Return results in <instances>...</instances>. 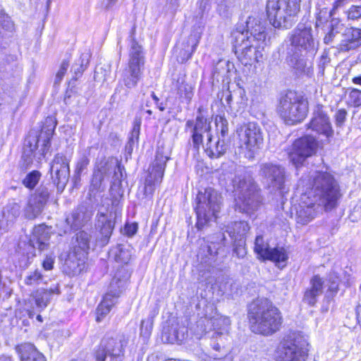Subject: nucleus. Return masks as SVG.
I'll list each match as a JSON object with an SVG mask.
<instances>
[{"instance_id": "1", "label": "nucleus", "mask_w": 361, "mask_h": 361, "mask_svg": "<svg viewBox=\"0 0 361 361\" xmlns=\"http://www.w3.org/2000/svg\"><path fill=\"white\" fill-rule=\"evenodd\" d=\"M247 30H235L233 33L234 49L239 61L245 66L252 65L259 61L262 54L259 49L264 43L266 35L260 22L255 18L249 17L246 22Z\"/></svg>"}, {"instance_id": "2", "label": "nucleus", "mask_w": 361, "mask_h": 361, "mask_svg": "<svg viewBox=\"0 0 361 361\" xmlns=\"http://www.w3.org/2000/svg\"><path fill=\"white\" fill-rule=\"evenodd\" d=\"M250 329L264 336L278 331L282 324V316L279 310L267 299H259L250 305L248 313Z\"/></svg>"}, {"instance_id": "3", "label": "nucleus", "mask_w": 361, "mask_h": 361, "mask_svg": "<svg viewBox=\"0 0 361 361\" xmlns=\"http://www.w3.org/2000/svg\"><path fill=\"white\" fill-rule=\"evenodd\" d=\"M309 187L305 192L330 211L337 206L341 197L340 186L334 176L327 171H317L309 178Z\"/></svg>"}, {"instance_id": "4", "label": "nucleus", "mask_w": 361, "mask_h": 361, "mask_svg": "<svg viewBox=\"0 0 361 361\" xmlns=\"http://www.w3.org/2000/svg\"><path fill=\"white\" fill-rule=\"evenodd\" d=\"M235 210L247 215L254 214L260 207L262 197L260 189L248 175L236 176L233 180Z\"/></svg>"}, {"instance_id": "5", "label": "nucleus", "mask_w": 361, "mask_h": 361, "mask_svg": "<svg viewBox=\"0 0 361 361\" xmlns=\"http://www.w3.org/2000/svg\"><path fill=\"white\" fill-rule=\"evenodd\" d=\"M210 121L202 116H197L195 121L189 120L185 123V130L191 133L193 147L198 149L202 145V134L207 133V141L205 146V152L211 158H218L224 154L226 150L225 141L218 138L216 142L212 141L210 134Z\"/></svg>"}, {"instance_id": "6", "label": "nucleus", "mask_w": 361, "mask_h": 361, "mask_svg": "<svg viewBox=\"0 0 361 361\" xmlns=\"http://www.w3.org/2000/svg\"><path fill=\"white\" fill-rule=\"evenodd\" d=\"M301 0H268L267 13L276 28H290L298 20Z\"/></svg>"}, {"instance_id": "7", "label": "nucleus", "mask_w": 361, "mask_h": 361, "mask_svg": "<svg viewBox=\"0 0 361 361\" xmlns=\"http://www.w3.org/2000/svg\"><path fill=\"white\" fill-rule=\"evenodd\" d=\"M56 123L52 118H46L39 136L30 133L25 140L23 158L26 164L32 162V158L36 157L39 162L45 156L50 147V140L54 134Z\"/></svg>"}, {"instance_id": "8", "label": "nucleus", "mask_w": 361, "mask_h": 361, "mask_svg": "<svg viewBox=\"0 0 361 361\" xmlns=\"http://www.w3.org/2000/svg\"><path fill=\"white\" fill-rule=\"evenodd\" d=\"M276 112L286 125H296L306 118L308 102L295 92L288 91L280 97Z\"/></svg>"}, {"instance_id": "9", "label": "nucleus", "mask_w": 361, "mask_h": 361, "mask_svg": "<svg viewBox=\"0 0 361 361\" xmlns=\"http://www.w3.org/2000/svg\"><path fill=\"white\" fill-rule=\"evenodd\" d=\"M196 200L197 227L202 229L207 223L217 217L221 207V197L216 190L208 188L204 192H198Z\"/></svg>"}, {"instance_id": "10", "label": "nucleus", "mask_w": 361, "mask_h": 361, "mask_svg": "<svg viewBox=\"0 0 361 361\" xmlns=\"http://www.w3.org/2000/svg\"><path fill=\"white\" fill-rule=\"evenodd\" d=\"M129 277L128 271L123 267L116 271L110 282L107 293L97 308V322H100L116 304Z\"/></svg>"}, {"instance_id": "11", "label": "nucleus", "mask_w": 361, "mask_h": 361, "mask_svg": "<svg viewBox=\"0 0 361 361\" xmlns=\"http://www.w3.org/2000/svg\"><path fill=\"white\" fill-rule=\"evenodd\" d=\"M240 147L245 156L252 159L263 145V135L260 127L255 123L250 122L241 126L237 130Z\"/></svg>"}, {"instance_id": "12", "label": "nucleus", "mask_w": 361, "mask_h": 361, "mask_svg": "<svg viewBox=\"0 0 361 361\" xmlns=\"http://www.w3.org/2000/svg\"><path fill=\"white\" fill-rule=\"evenodd\" d=\"M145 64V56L142 47L135 40L132 41L128 67L123 71L121 81L128 89L137 86Z\"/></svg>"}, {"instance_id": "13", "label": "nucleus", "mask_w": 361, "mask_h": 361, "mask_svg": "<svg viewBox=\"0 0 361 361\" xmlns=\"http://www.w3.org/2000/svg\"><path fill=\"white\" fill-rule=\"evenodd\" d=\"M231 321L228 317L216 314L211 318H202L197 323L195 334L197 338H201L204 334L213 331V337H225L228 336Z\"/></svg>"}, {"instance_id": "14", "label": "nucleus", "mask_w": 361, "mask_h": 361, "mask_svg": "<svg viewBox=\"0 0 361 361\" xmlns=\"http://www.w3.org/2000/svg\"><path fill=\"white\" fill-rule=\"evenodd\" d=\"M317 142L310 135L303 136L294 141L288 151L290 161L296 167L302 164L307 157L312 156L317 150Z\"/></svg>"}, {"instance_id": "15", "label": "nucleus", "mask_w": 361, "mask_h": 361, "mask_svg": "<svg viewBox=\"0 0 361 361\" xmlns=\"http://www.w3.org/2000/svg\"><path fill=\"white\" fill-rule=\"evenodd\" d=\"M126 342L122 336L104 338L94 353L97 361H121Z\"/></svg>"}, {"instance_id": "16", "label": "nucleus", "mask_w": 361, "mask_h": 361, "mask_svg": "<svg viewBox=\"0 0 361 361\" xmlns=\"http://www.w3.org/2000/svg\"><path fill=\"white\" fill-rule=\"evenodd\" d=\"M290 42V51L295 52H310L316 49V42L310 25L299 24L293 31Z\"/></svg>"}, {"instance_id": "17", "label": "nucleus", "mask_w": 361, "mask_h": 361, "mask_svg": "<svg viewBox=\"0 0 361 361\" xmlns=\"http://www.w3.org/2000/svg\"><path fill=\"white\" fill-rule=\"evenodd\" d=\"M168 159L169 157L162 151H157L155 159L149 169V173L145 179L144 190L146 196L152 195L156 186L161 182Z\"/></svg>"}, {"instance_id": "18", "label": "nucleus", "mask_w": 361, "mask_h": 361, "mask_svg": "<svg viewBox=\"0 0 361 361\" xmlns=\"http://www.w3.org/2000/svg\"><path fill=\"white\" fill-rule=\"evenodd\" d=\"M307 349L295 341L284 340L275 351L276 361H307Z\"/></svg>"}, {"instance_id": "19", "label": "nucleus", "mask_w": 361, "mask_h": 361, "mask_svg": "<svg viewBox=\"0 0 361 361\" xmlns=\"http://www.w3.org/2000/svg\"><path fill=\"white\" fill-rule=\"evenodd\" d=\"M254 250L263 259L271 260L279 267L286 265L288 259V254L283 247H276L271 249L269 244L264 240L262 235H257L255 241Z\"/></svg>"}, {"instance_id": "20", "label": "nucleus", "mask_w": 361, "mask_h": 361, "mask_svg": "<svg viewBox=\"0 0 361 361\" xmlns=\"http://www.w3.org/2000/svg\"><path fill=\"white\" fill-rule=\"evenodd\" d=\"M259 176L269 188L281 190L285 183V170L281 166L271 162L262 163L259 166Z\"/></svg>"}, {"instance_id": "21", "label": "nucleus", "mask_w": 361, "mask_h": 361, "mask_svg": "<svg viewBox=\"0 0 361 361\" xmlns=\"http://www.w3.org/2000/svg\"><path fill=\"white\" fill-rule=\"evenodd\" d=\"M323 210H325V207L323 204L304 193L301 197L299 209L297 210V223L307 225Z\"/></svg>"}, {"instance_id": "22", "label": "nucleus", "mask_w": 361, "mask_h": 361, "mask_svg": "<svg viewBox=\"0 0 361 361\" xmlns=\"http://www.w3.org/2000/svg\"><path fill=\"white\" fill-rule=\"evenodd\" d=\"M49 193L47 188H39L31 195L23 209V216L25 219L33 220L43 211L48 200Z\"/></svg>"}, {"instance_id": "23", "label": "nucleus", "mask_w": 361, "mask_h": 361, "mask_svg": "<svg viewBox=\"0 0 361 361\" xmlns=\"http://www.w3.org/2000/svg\"><path fill=\"white\" fill-rule=\"evenodd\" d=\"M69 162L67 157L61 154H57L51 162L50 168L51 178L59 189H63L68 181Z\"/></svg>"}, {"instance_id": "24", "label": "nucleus", "mask_w": 361, "mask_h": 361, "mask_svg": "<svg viewBox=\"0 0 361 361\" xmlns=\"http://www.w3.org/2000/svg\"><path fill=\"white\" fill-rule=\"evenodd\" d=\"M308 128L329 139L334 135V130L330 118L322 106H317L314 110L312 117L308 124Z\"/></svg>"}, {"instance_id": "25", "label": "nucleus", "mask_w": 361, "mask_h": 361, "mask_svg": "<svg viewBox=\"0 0 361 361\" xmlns=\"http://www.w3.org/2000/svg\"><path fill=\"white\" fill-rule=\"evenodd\" d=\"M76 240L78 247L83 252L81 257L76 260L75 254L70 255L65 262V264L73 274L80 273L84 268L85 252L90 248V235L83 231H80L76 234Z\"/></svg>"}, {"instance_id": "26", "label": "nucleus", "mask_w": 361, "mask_h": 361, "mask_svg": "<svg viewBox=\"0 0 361 361\" xmlns=\"http://www.w3.org/2000/svg\"><path fill=\"white\" fill-rule=\"evenodd\" d=\"M202 30L199 27L194 29L185 41H183L181 47H176L178 60L181 62L187 61L195 52L202 37Z\"/></svg>"}, {"instance_id": "27", "label": "nucleus", "mask_w": 361, "mask_h": 361, "mask_svg": "<svg viewBox=\"0 0 361 361\" xmlns=\"http://www.w3.org/2000/svg\"><path fill=\"white\" fill-rule=\"evenodd\" d=\"M50 230L51 228L44 224L35 226L29 240V245L39 252L47 250L49 247Z\"/></svg>"}, {"instance_id": "28", "label": "nucleus", "mask_w": 361, "mask_h": 361, "mask_svg": "<svg viewBox=\"0 0 361 361\" xmlns=\"http://www.w3.org/2000/svg\"><path fill=\"white\" fill-rule=\"evenodd\" d=\"M114 219L115 214L111 212L106 211V212H103L99 211L97 214L96 227L99 230L102 235L104 243L108 241L112 233L115 224Z\"/></svg>"}, {"instance_id": "29", "label": "nucleus", "mask_w": 361, "mask_h": 361, "mask_svg": "<svg viewBox=\"0 0 361 361\" xmlns=\"http://www.w3.org/2000/svg\"><path fill=\"white\" fill-rule=\"evenodd\" d=\"M361 45V29L350 27L345 30L340 44V50L348 51Z\"/></svg>"}, {"instance_id": "30", "label": "nucleus", "mask_w": 361, "mask_h": 361, "mask_svg": "<svg viewBox=\"0 0 361 361\" xmlns=\"http://www.w3.org/2000/svg\"><path fill=\"white\" fill-rule=\"evenodd\" d=\"M323 279L318 275L314 276L310 280V287L306 290L303 300L310 306H314L317 302V298L323 293Z\"/></svg>"}, {"instance_id": "31", "label": "nucleus", "mask_w": 361, "mask_h": 361, "mask_svg": "<svg viewBox=\"0 0 361 361\" xmlns=\"http://www.w3.org/2000/svg\"><path fill=\"white\" fill-rule=\"evenodd\" d=\"M250 230V226L246 221H235L227 226L226 232L232 239L236 241L243 240Z\"/></svg>"}, {"instance_id": "32", "label": "nucleus", "mask_w": 361, "mask_h": 361, "mask_svg": "<svg viewBox=\"0 0 361 361\" xmlns=\"http://www.w3.org/2000/svg\"><path fill=\"white\" fill-rule=\"evenodd\" d=\"M109 166L106 162L100 163L97 166V169L94 171L90 185V191L96 192L99 191L102 187V182L105 176L109 171Z\"/></svg>"}, {"instance_id": "33", "label": "nucleus", "mask_w": 361, "mask_h": 361, "mask_svg": "<svg viewBox=\"0 0 361 361\" xmlns=\"http://www.w3.org/2000/svg\"><path fill=\"white\" fill-rule=\"evenodd\" d=\"M90 219V216L85 212V208L80 207L73 212L71 216L66 221L74 229L82 226Z\"/></svg>"}, {"instance_id": "34", "label": "nucleus", "mask_w": 361, "mask_h": 361, "mask_svg": "<svg viewBox=\"0 0 361 361\" xmlns=\"http://www.w3.org/2000/svg\"><path fill=\"white\" fill-rule=\"evenodd\" d=\"M287 61L289 66L297 71L298 73L305 72V69L307 68V61L304 58L302 52L290 51L288 54Z\"/></svg>"}, {"instance_id": "35", "label": "nucleus", "mask_w": 361, "mask_h": 361, "mask_svg": "<svg viewBox=\"0 0 361 361\" xmlns=\"http://www.w3.org/2000/svg\"><path fill=\"white\" fill-rule=\"evenodd\" d=\"M159 314V310L154 308L149 314L147 318L142 319L140 324V336L147 340L149 338L152 328L154 319Z\"/></svg>"}, {"instance_id": "36", "label": "nucleus", "mask_w": 361, "mask_h": 361, "mask_svg": "<svg viewBox=\"0 0 361 361\" xmlns=\"http://www.w3.org/2000/svg\"><path fill=\"white\" fill-rule=\"evenodd\" d=\"M90 149L85 150L78 158L74 171L75 182L80 180V176L90 164Z\"/></svg>"}, {"instance_id": "37", "label": "nucleus", "mask_w": 361, "mask_h": 361, "mask_svg": "<svg viewBox=\"0 0 361 361\" xmlns=\"http://www.w3.org/2000/svg\"><path fill=\"white\" fill-rule=\"evenodd\" d=\"M20 214V205L16 202H11L6 205L3 212L5 224H8V227L14 222Z\"/></svg>"}, {"instance_id": "38", "label": "nucleus", "mask_w": 361, "mask_h": 361, "mask_svg": "<svg viewBox=\"0 0 361 361\" xmlns=\"http://www.w3.org/2000/svg\"><path fill=\"white\" fill-rule=\"evenodd\" d=\"M54 293H60L58 286H56L54 288H50L49 290L43 289L37 290L35 295L36 305L39 309H44L47 306L50 295Z\"/></svg>"}, {"instance_id": "39", "label": "nucleus", "mask_w": 361, "mask_h": 361, "mask_svg": "<svg viewBox=\"0 0 361 361\" xmlns=\"http://www.w3.org/2000/svg\"><path fill=\"white\" fill-rule=\"evenodd\" d=\"M111 252L116 262L126 264L130 260L132 248L129 245H119Z\"/></svg>"}, {"instance_id": "40", "label": "nucleus", "mask_w": 361, "mask_h": 361, "mask_svg": "<svg viewBox=\"0 0 361 361\" xmlns=\"http://www.w3.org/2000/svg\"><path fill=\"white\" fill-rule=\"evenodd\" d=\"M90 56L89 53H83L80 55V58L75 62L72 66V70L74 72L75 78H77L85 71L87 68Z\"/></svg>"}, {"instance_id": "41", "label": "nucleus", "mask_w": 361, "mask_h": 361, "mask_svg": "<svg viewBox=\"0 0 361 361\" xmlns=\"http://www.w3.org/2000/svg\"><path fill=\"white\" fill-rule=\"evenodd\" d=\"M35 349V345L30 343L21 344L16 348V350L23 361H30Z\"/></svg>"}, {"instance_id": "42", "label": "nucleus", "mask_w": 361, "mask_h": 361, "mask_svg": "<svg viewBox=\"0 0 361 361\" xmlns=\"http://www.w3.org/2000/svg\"><path fill=\"white\" fill-rule=\"evenodd\" d=\"M349 106L358 107L361 106V91L357 89H352L348 94L346 100Z\"/></svg>"}, {"instance_id": "43", "label": "nucleus", "mask_w": 361, "mask_h": 361, "mask_svg": "<svg viewBox=\"0 0 361 361\" xmlns=\"http://www.w3.org/2000/svg\"><path fill=\"white\" fill-rule=\"evenodd\" d=\"M40 177L41 173L38 171H32L25 176L23 183L26 188L32 189L38 183Z\"/></svg>"}, {"instance_id": "44", "label": "nucleus", "mask_w": 361, "mask_h": 361, "mask_svg": "<svg viewBox=\"0 0 361 361\" xmlns=\"http://www.w3.org/2000/svg\"><path fill=\"white\" fill-rule=\"evenodd\" d=\"M178 94L190 103L193 96V87L183 82L178 87Z\"/></svg>"}, {"instance_id": "45", "label": "nucleus", "mask_w": 361, "mask_h": 361, "mask_svg": "<svg viewBox=\"0 0 361 361\" xmlns=\"http://www.w3.org/2000/svg\"><path fill=\"white\" fill-rule=\"evenodd\" d=\"M216 127L217 130H220L221 140H224L225 137L228 135V121L227 120L221 116H216L215 119Z\"/></svg>"}, {"instance_id": "46", "label": "nucleus", "mask_w": 361, "mask_h": 361, "mask_svg": "<svg viewBox=\"0 0 361 361\" xmlns=\"http://www.w3.org/2000/svg\"><path fill=\"white\" fill-rule=\"evenodd\" d=\"M43 276L41 272L36 269L33 272H31L25 279V283L27 285H38L42 281Z\"/></svg>"}, {"instance_id": "47", "label": "nucleus", "mask_w": 361, "mask_h": 361, "mask_svg": "<svg viewBox=\"0 0 361 361\" xmlns=\"http://www.w3.org/2000/svg\"><path fill=\"white\" fill-rule=\"evenodd\" d=\"M348 20H361V5H353L345 12Z\"/></svg>"}, {"instance_id": "48", "label": "nucleus", "mask_w": 361, "mask_h": 361, "mask_svg": "<svg viewBox=\"0 0 361 361\" xmlns=\"http://www.w3.org/2000/svg\"><path fill=\"white\" fill-rule=\"evenodd\" d=\"M230 281L231 279L228 276L222 275L218 277L216 284H218L219 290L225 293L229 289Z\"/></svg>"}, {"instance_id": "49", "label": "nucleus", "mask_w": 361, "mask_h": 361, "mask_svg": "<svg viewBox=\"0 0 361 361\" xmlns=\"http://www.w3.org/2000/svg\"><path fill=\"white\" fill-rule=\"evenodd\" d=\"M69 67V61L63 60L61 64L60 68L56 75L55 83H60L63 76L65 75L68 68Z\"/></svg>"}, {"instance_id": "50", "label": "nucleus", "mask_w": 361, "mask_h": 361, "mask_svg": "<svg viewBox=\"0 0 361 361\" xmlns=\"http://www.w3.org/2000/svg\"><path fill=\"white\" fill-rule=\"evenodd\" d=\"M0 24L3 29L8 32L15 30V25L8 16H4L0 20Z\"/></svg>"}, {"instance_id": "51", "label": "nucleus", "mask_w": 361, "mask_h": 361, "mask_svg": "<svg viewBox=\"0 0 361 361\" xmlns=\"http://www.w3.org/2000/svg\"><path fill=\"white\" fill-rule=\"evenodd\" d=\"M348 113L344 109H339L335 114V122L337 127H342L346 120Z\"/></svg>"}, {"instance_id": "52", "label": "nucleus", "mask_w": 361, "mask_h": 361, "mask_svg": "<svg viewBox=\"0 0 361 361\" xmlns=\"http://www.w3.org/2000/svg\"><path fill=\"white\" fill-rule=\"evenodd\" d=\"M185 338L184 331L179 333L178 330H173V335L169 336L167 341L171 343H177L180 344L184 341Z\"/></svg>"}, {"instance_id": "53", "label": "nucleus", "mask_w": 361, "mask_h": 361, "mask_svg": "<svg viewBox=\"0 0 361 361\" xmlns=\"http://www.w3.org/2000/svg\"><path fill=\"white\" fill-rule=\"evenodd\" d=\"M330 17L331 18L330 30L334 31L336 33H338L343 30V24L341 23L340 18H336L334 16Z\"/></svg>"}, {"instance_id": "54", "label": "nucleus", "mask_w": 361, "mask_h": 361, "mask_svg": "<svg viewBox=\"0 0 361 361\" xmlns=\"http://www.w3.org/2000/svg\"><path fill=\"white\" fill-rule=\"evenodd\" d=\"M233 252L238 257H243L246 255L245 241H238L235 245Z\"/></svg>"}, {"instance_id": "55", "label": "nucleus", "mask_w": 361, "mask_h": 361, "mask_svg": "<svg viewBox=\"0 0 361 361\" xmlns=\"http://www.w3.org/2000/svg\"><path fill=\"white\" fill-rule=\"evenodd\" d=\"M141 126V119L135 118L133 123V128L131 131L130 137H133L135 140H138Z\"/></svg>"}, {"instance_id": "56", "label": "nucleus", "mask_w": 361, "mask_h": 361, "mask_svg": "<svg viewBox=\"0 0 361 361\" xmlns=\"http://www.w3.org/2000/svg\"><path fill=\"white\" fill-rule=\"evenodd\" d=\"M137 228L138 226L136 223L127 224L124 228V231L128 236L130 237L137 233Z\"/></svg>"}, {"instance_id": "57", "label": "nucleus", "mask_w": 361, "mask_h": 361, "mask_svg": "<svg viewBox=\"0 0 361 361\" xmlns=\"http://www.w3.org/2000/svg\"><path fill=\"white\" fill-rule=\"evenodd\" d=\"M54 264V257L52 256H47L42 262V267L45 270L49 271L53 269Z\"/></svg>"}, {"instance_id": "58", "label": "nucleus", "mask_w": 361, "mask_h": 361, "mask_svg": "<svg viewBox=\"0 0 361 361\" xmlns=\"http://www.w3.org/2000/svg\"><path fill=\"white\" fill-rule=\"evenodd\" d=\"M330 62V59L325 54H322L319 59L318 66L320 70V72L322 73L324 71L325 66Z\"/></svg>"}, {"instance_id": "59", "label": "nucleus", "mask_w": 361, "mask_h": 361, "mask_svg": "<svg viewBox=\"0 0 361 361\" xmlns=\"http://www.w3.org/2000/svg\"><path fill=\"white\" fill-rule=\"evenodd\" d=\"M226 337V336H225V337L218 336L216 338V336L213 337V335H212V338H215L217 341L216 343H214L212 344L213 349L215 350L216 351L220 352L221 350L224 348V342H223V338H225Z\"/></svg>"}, {"instance_id": "60", "label": "nucleus", "mask_w": 361, "mask_h": 361, "mask_svg": "<svg viewBox=\"0 0 361 361\" xmlns=\"http://www.w3.org/2000/svg\"><path fill=\"white\" fill-rule=\"evenodd\" d=\"M345 2L346 0H336L333 5L332 9L329 13V16H335L336 11L338 9V8L343 6L345 4Z\"/></svg>"}, {"instance_id": "61", "label": "nucleus", "mask_w": 361, "mask_h": 361, "mask_svg": "<svg viewBox=\"0 0 361 361\" xmlns=\"http://www.w3.org/2000/svg\"><path fill=\"white\" fill-rule=\"evenodd\" d=\"M33 353L34 355L30 361H47L44 355L39 353L37 349H35Z\"/></svg>"}, {"instance_id": "62", "label": "nucleus", "mask_w": 361, "mask_h": 361, "mask_svg": "<svg viewBox=\"0 0 361 361\" xmlns=\"http://www.w3.org/2000/svg\"><path fill=\"white\" fill-rule=\"evenodd\" d=\"M137 140H135V139H134L133 137H130L129 140H128V142L126 146V151L129 154H130L133 149V146L135 145V142H137Z\"/></svg>"}, {"instance_id": "63", "label": "nucleus", "mask_w": 361, "mask_h": 361, "mask_svg": "<svg viewBox=\"0 0 361 361\" xmlns=\"http://www.w3.org/2000/svg\"><path fill=\"white\" fill-rule=\"evenodd\" d=\"M224 97H225V101L228 105L231 104V102L232 101V94L231 92L229 91V90H227L222 92V97L221 98V100H223Z\"/></svg>"}, {"instance_id": "64", "label": "nucleus", "mask_w": 361, "mask_h": 361, "mask_svg": "<svg viewBox=\"0 0 361 361\" xmlns=\"http://www.w3.org/2000/svg\"><path fill=\"white\" fill-rule=\"evenodd\" d=\"M335 34L336 32L334 31L330 30L329 33L324 38V43L326 44H330L333 41Z\"/></svg>"}]
</instances>
